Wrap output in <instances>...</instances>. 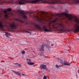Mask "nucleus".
<instances>
[{"mask_svg": "<svg viewBox=\"0 0 79 79\" xmlns=\"http://www.w3.org/2000/svg\"><path fill=\"white\" fill-rule=\"evenodd\" d=\"M65 12H62V13H58L57 14H55L56 16L58 17L59 18H60L61 17L64 16V15H66L69 21L73 22L74 21L76 23H75L74 25V27L76 29H74L73 31L74 33H76L77 32H79V19L77 18H74L72 17V15L71 14H68V10L66 9L65 10Z\"/></svg>", "mask_w": 79, "mask_h": 79, "instance_id": "obj_1", "label": "nucleus"}, {"mask_svg": "<svg viewBox=\"0 0 79 79\" xmlns=\"http://www.w3.org/2000/svg\"><path fill=\"white\" fill-rule=\"evenodd\" d=\"M51 26H52L53 29H56L58 31H59L61 32L64 33L67 31L70 32V30L69 29L67 30L66 28H65L64 25L62 24H60L57 26H56V25L53 23Z\"/></svg>", "mask_w": 79, "mask_h": 79, "instance_id": "obj_2", "label": "nucleus"}, {"mask_svg": "<svg viewBox=\"0 0 79 79\" xmlns=\"http://www.w3.org/2000/svg\"><path fill=\"white\" fill-rule=\"evenodd\" d=\"M43 0H34L33 1H29L26 0H20L19 2V5H26V3H34L35 4L37 3H39L41 1L42 2Z\"/></svg>", "mask_w": 79, "mask_h": 79, "instance_id": "obj_3", "label": "nucleus"}, {"mask_svg": "<svg viewBox=\"0 0 79 79\" xmlns=\"http://www.w3.org/2000/svg\"><path fill=\"white\" fill-rule=\"evenodd\" d=\"M42 28L43 29L45 32H52V30H51L47 29L45 26H43Z\"/></svg>", "mask_w": 79, "mask_h": 79, "instance_id": "obj_4", "label": "nucleus"}, {"mask_svg": "<svg viewBox=\"0 0 79 79\" xmlns=\"http://www.w3.org/2000/svg\"><path fill=\"white\" fill-rule=\"evenodd\" d=\"M4 25L1 22H0V30H1L2 31H5L4 30Z\"/></svg>", "mask_w": 79, "mask_h": 79, "instance_id": "obj_5", "label": "nucleus"}, {"mask_svg": "<svg viewBox=\"0 0 79 79\" xmlns=\"http://www.w3.org/2000/svg\"><path fill=\"white\" fill-rule=\"evenodd\" d=\"M9 25L12 29H16L17 26L16 24H13L12 23H10Z\"/></svg>", "mask_w": 79, "mask_h": 79, "instance_id": "obj_6", "label": "nucleus"}, {"mask_svg": "<svg viewBox=\"0 0 79 79\" xmlns=\"http://www.w3.org/2000/svg\"><path fill=\"white\" fill-rule=\"evenodd\" d=\"M15 21H18V22H20V23H24V22L20 19L19 18V17L15 18Z\"/></svg>", "mask_w": 79, "mask_h": 79, "instance_id": "obj_7", "label": "nucleus"}, {"mask_svg": "<svg viewBox=\"0 0 79 79\" xmlns=\"http://www.w3.org/2000/svg\"><path fill=\"white\" fill-rule=\"evenodd\" d=\"M46 68H47V66L43 64L40 65V69H46Z\"/></svg>", "mask_w": 79, "mask_h": 79, "instance_id": "obj_8", "label": "nucleus"}, {"mask_svg": "<svg viewBox=\"0 0 79 79\" xmlns=\"http://www.w3.org/2000/svg\"><path fill=\"white\" fill-rule=\"evenodd\" d=\"M12 72H13L15 73V74L18 75V76H21V73H19V72H16V71H14L13 70H12Z\"/></svg>", "mask_w": 79, "mask_h": 79, "instance_id": "obj_9", "label": "nucleus"}, {"mask_svg": "<svg viewBox=\"0 0 79 79\" xmlns=\"http://www.w3.org/2000/svg\"><path fill=\"white\" fill-rule=\"evenodd\" d=\"M4 13H5V15H4V17L5 19H6V18H8V13H7V11H6L5 10L4 11Z\"/></svg>", "mask_w": 79, "mask_h": 79, "instance_id": "obj_10", "label": "nucleus"}, {"mask_svg": "<svg viewBox=\"0 0 79 79\" xmlns=\"http://www.w3.org/2000/svg\"><path fill=\"white\" fill-rule=\"evenodd\" d=\"M45 47V45L44 44H42L41 46V48H40V50L41 51H44V48Z\"/></svg>", "mask_w": 79, "mask_h": 79, "instance_id": "obj_11", "label": "nucleus"}, {"mask_svg": "<svg viewBox=\"0 0 79 79\" xmlns=\"http://www.w3.org/2000/svg\"><path fill=\"white\" fill-rule=\"evenodd\" d=\"M56 1L55 0H51L49 3L51 4H56Z\"/></svg>", "mask_w": 79, "mask_h": 79, "instance_id": "obj_12", "label": "nucleus"}, {"mask_svg": "<svg viewBox=\"0 0 79 79\" xmlns=\"http://www.w3.org/2000/svg\"><path fill=\"white\" fill-rule=\"evenodd\" d=\"M64 66H70V63H69V62L65 61L64 63Z\"/></svg>", "mask_w": 79, "mask_h": 79, "instance_id": "obj_13", "label": "nucleus"}, {"mask_svg": "<svg viewBox=\"0 0 79 79\" xmlns=\"http://www.w3.org/2000/svg\"><path fill=\"white\" fill-rule=\"evenodd\" d=\"M21 16H23V18L24 19H27V15H26V14L24 13L23 15L22 14H21Z\"/></svg>", "mask_w": 79, "mask_h": 79, "instance_id": "obj_14", "label": "nucleus"}, {"mask_svg": "<svg viewBox=\"0 0 79 79\" xmlns=\"http://www.w3.org/2000/svg\"><path fill=\"white\" fill-rule=\"evenodd\" d=\"M35 26L36 28H37L38 29H40V25L39 24H35Z\"/></svg>", "mask_w": 79, "mask_h": 79, "instance_id": "obj_15", "label": "nucleus"}, {"mask_svg": "<svg viewBox=\"0 0 79 79\" xmlns=\"http://www.w3.org/2000/svg\"><path fill=\"white\" fill-rule=\"evenodd\" d=\"M27 64H28L29 65H34V64H35L34 63L31 62H28V61H27Z\"/></svg>", "mask_w": 79, "mask_h": 79, "instance_id": "obj_16", "label": "nucleus"}, {"mask_svg": "<svg viewBox=\"0 0 79 79\" xmlns=\"http://www.w3.org/2000/svg\"><path fill=\"white\" fill-rule=\"evenodd\" d=\"M73 3L74 4H77V3H79V0H73Z\"/></svg>", "mask_w": 79, "mask_h": 79, "instance_id": "obj_17", "label": "nucleus"}, {"mask_svg": "<svg viewBox=\"0 0 79 79\" xmlns=\"http://www.w3.org/2000/svg\"><path fill=\"white\" fill-rule=\"evenodd\" d=\"M5 33H6L5 35L6 37H8V36H9V35H10V33L7 32H5Z\"/></svg>", "mask_w": 79, "mask_h": 79, "instance_id": "obj_18", "label": "nucleus"}, {"mask_svg": "<svg viewBox=\"0 0 79 79\" xmlns=\"http://www.w3.org/2000/svg\"><path fill=\"white\" fill-rule=\"evenodd\" d=\"M18 11L20 13H24V10H19Z\"/></svg>", "mask_w": 79, "mask_h": 79, "instance_id": "obj_19", "label": "nucleus"}, {"mask_svg": "<svg viewBox=\"0 0 79 79\" xmlns=\"http://www.w3.org/2000/svg\"><path fill=\"white\" fill-rule=\"evenodd\" d=\"M6 10L8 11H11L12 10H11V8H9L7 9Z\"/></svg>", "mask_w": 79, "mask_h": 79, "instance_id": "obj_20", "label": "nucleus"}, {"mask_svg": "<svg viewBox=\"0 0 79 79\" xmlns=\"http://www.w3.org/2000/svg\"><path fill=\"white\" fill-rule=\"evenodd\" d=\"M40 56H45L44 54V52H42V54H40Z\"/></svg>", "mask_w": 79, "mask_h": 79, "instance_id": "obj_21", "label": "nucleus"}, {"mask_svg": "<svg viewBox=\"0 0 79 79\" xmlns=\"http://www.w3.org/2000/svg\"><path fill=\"white\" fill-rule=\"evenodd\" d=\"M60 64H64V63H63V60H61V59L60 60Z\"/></svg>", "mask_w": 79, "mask_h": 79, "instance_id": "obj_22", "label": "nucleus"}, {"mask_svg": "<svg viewBox=\"0 0 79 79\" xmlns=\"http://www.w3.org/2000/svg\"><path fill=\"white\" fill-rule=\"evenodd\" d=\"M23 32H27V33H28L29 34H31V32H30L29 31H25V30H23Z\"/></svg>", "mask_w": 79, "mask_h": 79, "instance_id": "obj_23", "label": "nucleus"}, {"mask_svg": "<svg viewBox=\"0 0 79 79\" xmlns=\"http://www.w3.org/2000/svg\"><path fill=\"white\" fill-rule=\"evenodd\" d=\"M23 32H27V33H28L29 34H31V32H30L29 31H25V30H23Z\"/></svg>", "mask_w": 79, "mask_h": 79, "instance_id": "obj_24", "label": "nucleus"}, {"mask_svg": "<svg viewBox=\"0 0 79 79\" xmlns=\"http://www.w3.org/2000/svg\"><path fill=\"white\" fill-rule=\"evenodd\" d=\"M40 76L41 77H43L44 76V74H41L40 75Z\"/></svg>", "mask_w": 79, "mask_h": 79, "instance_id": "obj_25", "label": "nucleus"}, {"mask_svg": "<svg viewBox=\"0 0 79 79\" xmlns=\"http://www.w3.org/2000/svg\"><path fill=\"white\" fill-rule=\"evenodd\" d=\"M56 67L58 68H60V67H61V65H58L56 64Z\"/></svg>", "mask_w": 79, "mask_h": 79, "instance_id": "obj_26", "label": "nucleus"}, {"mask_svg": "<svg viewBox=\"0 0 79 79\" xmlns=\"http://www.w3.org/2000/svg\"><path fill=\"white\" fill-rule=\"evenodd\" d=\"M25 51H22V52H21V53H22V54H23V55H24V54H25Z\"/></svg>", "mask_w": 79, "mask_h": 79, "instance_id": "obj_27", "label": "nucleus"}, {"mask_svg": "<svg viewBox=\"0 0 79 79\" xmlns=\"http://www.w3.org/2000/svg\"><path fill=\"white\" fill-rule=\"evenodd\" d=\"M14 64H17L18 66H21V64L18 63H14Z\"/></svg>", "mask_w": 79, "mask_h": 79, "instance_id": "obj_28", "label": "nucleus"}, {"mask_svg": "<svg viewBox=\"0 0 79 79\" xmlns=\"http://www.w3.org/2000/svg\"><path fill=\"white\" fill-rule=\"evenodd\" d=\"M47 79V77H46V76H45V75H44L43 78V79Z\"/></svg>", "mask_w": 79, "mask_h": 79, "instance_id": "obj_29", "label": "nucleus"}, {"mask_svg": "<svg viewBox=\"0 0 79 79\" xmlns=\"http://www.w3.org/2000/svg\"><path fill=\"white\" fill-rule=\"evenodd\" d=\"M3 19V17L2 15H0V19Z\"/></svg>", "mask_w": 79, "mask_h": 79, "instance_id": "obj_30", "label": "nucleus"}, {"mask_svg": "<svg viewBox=\"0 0 79 79\" xmlns=\"http://www.w3.org/2000/svg\"><path fill=\"white\" fill-rule=\"evenodd\" d=\"M27 13H28V14H29V15H31V12H26Z\"/></svg>", "mask_w": 79, "mask_h": 79, "instance_id": "obj_31", "label": "nucleus"}, {"mask_svg": "<svg viewBox=\"0 0 79 79\" xmlns=\"http://www.w3.org/2000/svg\"><path fill=\"white\" fill-rule=\"evenodd\" d=\"M57 58L58 60H61L60 58H59V57H58Z\"/></svg>", "mask_w": 79, "mask_h": 79, "instance_id": "obj_32", "label": "nucleus"}, {"mask_svg": "<svg viewBox=\"0 0 79 79\" xmlns=\"http://www.w3.org/2000/svg\"><path fill=\"white\" fill-rule=\"evenodd\" d=\"M47 2L46 1H44L43 2V3H46Z\"/></svg>", "mask_w": 79, "mask_h": 79, "instance_id": "obj_33", "label": "nucleus"}, {"mask_svg": "<svg viewBox=\"0 0 79 79\" xmlns=\"http://www.w3.org/2000/svg\"><path fill=\"white\" fill-rule=\"evenodd\" d=\"M22 76H25V74L22 73Z\"/></svg>", "mask_w": 79, "mask_h": 79, "instance_id": "obj_34", "label": "nucleus"}, {"mask_svg": "<svg viewBox=\"0 0 79 79\" xmlns=\"http://www.w3.org/2000/svg\"><path fill=\"white\" fill-rule=\"evenodd\" d=\"M56 21V20H54L52 21V23H55Z\"/></svg>", "mask_w": 79, "mask_h": 79, "instance_id": "obj_35", "label": "nucleus"}, {"mask_svg": "<svg viewBox=\"0 0 79 79\" xmlns=\"http://www.w3.org/2000/svg\"><path fill=\"white\" fill-rule=\"evenodd\" d=\"M76 39L77 40H78L79 41V39L77 38Z\"/></svg>", "mask_w": 79, "mask_h": 79, "instance_id": "obj_36", "label": "nucleus"}, {"mask_svg": "<svg viewBox=\"0 0 79 79\" xmlns=\"http://www.w3.org/2000/svg\"><path fill=\"white\" fill-rule=\"evenodd\" d=\"M61 4H63L64 3V2H60Z\"/></svg>", "mask_w": 79, "mask_h": 79, "instance_id": "obj_37", "label": "nucleus"}, {"mask_svg": "<svg viewBox=\"0 0 79 79\" xmlns=\"http://www.w3.org/2000/svg\"><path fill=\"white\" fill-rule=\"evenodd\" d=\"M51 46H52V47H53V44H52L51 45Z\"/></svg>", "mask_w": 79, "mask_h": 79, "instance_id": "obj_38", "label": "nucleus"}, {"mask_svg": "<svg viewBox=\"0 0 79 79\" xmlns=\"http://www.w3.org/2000/svg\"><path fill=\"white\" fill-rule=\"evenodd\" d=\"M46 69L47 70V71H49V70H48V68H47Z\"/></svg>", "mask_w": 79, "mask_h": 79, "instance_id": "obj_39", "label": "nucleus"}, {"mask_svg": "<svg viewBox=\"0 0 79 79\" xmlns=\"http://www.w3.org/2000/svg\"><path fill=\"white\" fill-rule=\"evenodd\" d=\"M77 72H78V74H79V70H78Z\"/></svg>", "mask_w": 79, "mask_h": 79, "instance_id": "obj_40", "label": "nucleus"}, {"mask_svg": "<svg viewBox=\"0 0 79 79\" xmlns=\"http://www.w3.org/2000/svg\"><path fill=\"white\" fill-rule=\"evenodd\" d=\"M47 15H49V14L48 13H46Z\"/></svg>", "mask_w": 79, "mask_h": 79, "instance_id": "obj_41", "label": "nucleus"}, {"mask_svg": "<svg viewBox=\"0 0 79 79\" xmlns=\"http://www.w3.org/2000/svg\"><path fill=\"white\" fill-rule=\"evenodd\" d=\"M51 16H53V14H50Z\"/></svg>", "mask_w": 79, "mask_h": 79, "instance_id": "obj_42", "label": "nucleus"}, {"mask_svg": "<svg viewBox=\"0 0 79 79\" xmlns=\"http://www.w3.org/2000/svg\"><path fill=\"white\" fill-rule=\"evenodd\" d=\"M29 61H31V60H30V59H29Z\"/></svg>", "mask_w": 79, "mask_h": 79, "instance_id": "obj_43", "label": "nucleus"}, {"mask_svg": "<svg viewBox=\"0 0 79 79\" xmlns=\"http://www.w3.org/2000/svg\"><path fill=\"white\" fill-rule=\"evenodd\" d=\"M2 0H0V2H2Z\"/></svg>", "mask_w": 79, "mask_h": 79, "instance_id": "obj_44", "label": "nucleus"}, {"mask_svg": "<svg viewBox=\"0 0 79 79\" xmlns=\"http://www.w3.org/2000/svg\"><path fill=\"white\" fill-rule=\"evenodd\" d=\"M28 59H27V61H28Z\"/></svg>", "mask_w": 79, "mask_h": 79, "instance_id": "obj_45", "label": "nucleus"}, {"mask_svg": "<svg viewBox=\"0 0 79 79\" xmlns=\"http://www.w3.org/2000/svg\"><path fill=\"white\" fill-rule=\"evenodd\" d=\"M49 29H52V28H49Z\"/></svg>", "mask_w": 79, "mask_h": 79, "instance_id": "obj_46", "label": "nucleus"}, {"mask_svg": "<svg viewBox=\"0 0 79 79\" xmlns=\"http://www.w3.org/2000/svg\"><path fill=\"white\" fill-rule=\"evenodd\" d=\"M33 52L35 53V52H34V51H33Z\"/></svg>", "mask_w": 79, "mask_h": 79, "instance_id": "obj_47", "label": "nucleus"}, {"mask_svg": "<svg viewBox=\"0 0 79 79\" xmlns=\"http://www.w3.org/2000/svg\"><path fill=\"white\" fill-rule=\"evenodd\" d=\"M43 31H44V30H42Z\"/></svg>", "mask_w": 79, "mask_h": 79, "instance_id": "obj_48", "label": "nucleus"}, {"mask_svg": "<svg viewBox=\"0 0 79 79\" xmlns=\"http://www.w3.org/2000/svg\"><path fill=\"white\" fill-rule=\"evenodd\" d=\"M47 47H48V46H47Z\"/></svg>", "mask_w": 79, "mask_h": 79, "instance_id": "obj_49", "label": "nucleus"}, {"mask_svg": "<svg viewBox=\"0 0 79 79\" xmlns=\"http://www.w3.org/2000/svg\"><path fill=\"white\" fill-rule=\"evenodd\" d=\"M48 47H50V46H48Z\"/></svg>", "mask_w": 79, "mask_h": 79, "instance_id": "obj_50", "label": "nucleus"}]
</instances>
